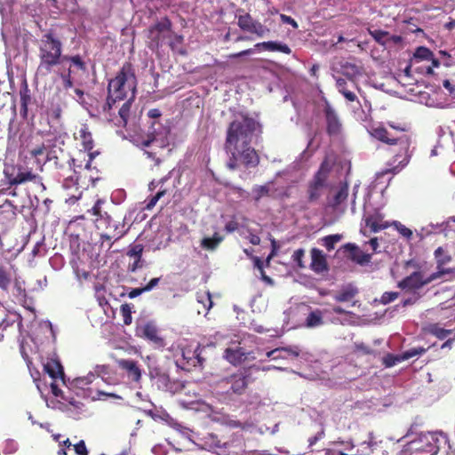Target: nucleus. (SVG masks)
<instances>
[{
	"instance_id": "864d4df0",
	"label": "nucleus",
	"mask_w": 455,
	"mask_h": 455,
	"mask_svg": "<svg viewBox=\"0 0 455 455\" xmlns=\"http://www.w3.org/2000/svg\"><path fill=\"white\" fill-rule=\"evenodd\" d=\"M121 312L124 317V323L130 324L132 323V308L129 305L124 304L121 307Z\"/></svg>"
},
{
	"instance_id": "9b49d317",
	"label": "nucleus",
	"mask_w": 455,
	"mask_h": 455,
	"mask_svg": "<svg viewBox=\"0 0 455 455\" xmlns=\"http://www.w3.org/2000/svg\"><path fill=\"white\" fill-rule=\"evenodd\" d=\"M443 276V271H435L426 276L422 271H414L398 283V287L407 291H416Z\"/></svg>"
},
{
	"instance_id": "bf43d9fd",
	"label": "nucleus",
	"mask_w": 455,
	"mask_h": 455,
	"mask_svg": "<svg viewBox=\"0 0 455 455\" xmlns=\"http://www.w3.org/2000/svg\"><path fill=\"white\" fill-rule=\"evenodd\" d=\"M143 267V260L141 258H137L135 260L129 264L128 266V271L130 272H136L139 268H141Z\"/></svg>"
},
{
	"instance_id": "4c0bfd02",
	"label": "nucleus",
	"mask_w": 455,
	"mask_h": 455,
	"mask_svg": "<svg viewBox=\"0 0 455 455\" xmlns=\"http://www.w3.org/2000/svg\"><path fill=\"white\" fill-rule=\"evenodd\" d=\"M443 226V223L441 224H429L427 227L421 228L419 230L416 231V235L419 237V239L421 241L427 237L428 235L436 233L437 228H441Z\"/></svg>"
},
{
	"instance_id": "c756f323",
	"label": "nucleus",
	"mask_w": 455,
	"mask_h": 455,
	"mask_svg": "<svg viewBox=\"0 0 455 455\" xmlns=\"http://www.w3.org/2000/svg\"><path fill=\"white\" fill-rule=\"evenodd\" d=\"M20 116L23 118H27L28 105L31 102L30 91L28 88L27 84H25L24 86L21 88V90L20 92Z\"/></svg>"
},
{
	"instance_id": "cd10ccee",
	"label": "nucleus",
	"mask_w": 455,
	"mask_h": 455,
	"mask_svg": "<svg viewBox=\"0 0 455 455\" xmlns=\"http://www.w3.org/2000/svg\"><path fill=\"white\" fill-rule=\"evenodd\" d=\"M12 265L4 264L0 259V288L7 289L11 284L12 279Z\"/></svg>"
},
{
	"instance_id": "603ef678",
	"label": "nucleus",
	"mask_w": 455,
	"mask_h": 455,
	"mask_svg": "<svg viewBox=\"0 0 455 455\" xmlns=\"http://www.w3.org/2000/svg\"><path fill=\"white\" fill-rule=\"evenodd\" d=\"M305 255V250L304 249H298L296 250L291 258L294 262L297 263L298 267L300 268H303L305 266L303 264L302 259Z\"/></svg>"
},
{
	"instance_id": "7c9ffc66",
	"label": "nucleus",
	"mask_w": 455,
	"mask_h": 455,
	"mask_svg": "<svg viewBox=\"0 0 455 455\" xmlns=\"http://www.w3.org/2000/svg\"><path fill=\"white\" fill-rule=\"evenodd\" d=\"M357 292L358 291L355 287L348 284L334 295V299L339 302L349 301L357 294Z\"/></svg>"
},
{
	"instance_id": "58836bf2",
	"label": "nucleus",
	"mask_w": 455,
	"mask_h": 455,
	"mask_svg": "<svg viewBox=\"0 0 455 455\" xmlns=\"http://www.w3.org/2000/svg\"><path fill=\"white\" fill-rule=\"evenodd\" d=\"M250 33L255 34L258 37H266L270 34V29L259 21L255 20Z\"/></svg>"
},
{
	"instance_id": "4be33fe9",
	"label": "nucleus",
	"mask_w": 455,
	"mask_h": 455,
	"mask_svg": "<svg viewBox=\"0 0 455 455\" xmlns=\"http://www.w3.org/2000/svg\"><path fill=\"white\" fill-rule=\"evenodd\" d=\"M311 268L314 272L320 274L327 271L328 266L326 257L321 250L313 248L311 250Z\"/></svg>"
},
{
	"instance_id": "a878e982",
	"label": "nucleus",
	"mask_w": 455,
	"mask_h": 455,
	"mask_svg": "<svg viewBox=\"0 0 455 455\" xmlns=\"http://www.w3.org/2000/svg\"><path fill=\"white\" fill-rule=\"evenodd\" d=\"M336 86L339 93H341L347 101H357V96L355 90L350 85V82L342 77H336Z\"/></svg>"
},
{
	"instance_id": "4468645a",
	"label": "nucleus",
	"mask_w": 455,
	"mask_h": 455,
	"mask_svg": "<svg viewBox=\"0 0 455 455\" xmlns=\"http://www.w3.org/2000/svg\"><path fill=\"white\" fill-rule=\"evenodd\" d=\"M260 356L261 354L259 351H249L239 346L228 347L224 352V358L235 366L239 365L245 361L256 360Z\"/></svg>"
},
{
	"instance_id": "de8ad7c7",
	"label": "nucleus",
	"mask_w": 455,
	"mask_h": 455,
	"mask_svg": "<svg viewBox=\"0 0 455 455\" xmlns=\"http://www.w3.org/2000/svg\"><path fill=\"white\" fill-rule=\"evenodd\" d=\"M68 61L71 62V66L75 67L76 68L85 71L86 70V65L84 61L82 60L81 56L75 55V56H68Z\"/></svg>"
},
{
	"instance_id": "37998d69",
	"label": "nucleus",
	"mask_w": 455,
	"mask_h": 455,
	"mask_svg": "<svg viewBox=\"0 0 455 455\" xmlns=\"http://www.w3.org/2000/svg\"><path fill=\"white\" fill-rule=\"evenodd\" d=\"M270 188L268 185L255 186L252 188L253 198L259 202L262 197L269 196Z\"/></svg>"
},
{
	"instance_id": "f8f14e48",
	"label": "nucleus",
	"mask_w": 455,
	"mask_h": 455,
	"mask_svg": "<svg viewBox=\"0 0 455 455\" xmlns=\"http://www.w3.org/2000/svg\"><path fill=\"white\" fill-rule=\"evenodd\" d=\"M200 348V343H197L195 347L188 345L181 347V357L177 359V365L186 371H189L191 367L201 366L204 359L201 356Z\"/></svg>"
},
{
	"instance_id": "4d7b16f0",
	"label": "nucleus",
	"mask_w": 455,
	"mask_h": 455,
	"mask_svg": "<svg viewBox=\"0 0 455 455\" xmlns=\"http://www.w3.org/2000/svg\"><path fill=\"white\" fill-rule=\"evenodd\" d=\"M398 295H399L398 292H395V291L384 292L381 296L380 301L382 304H387V303L395 300V299H397Z\"/></svg>"
},
{
	"instance_id": "c9c22d12",
	"label": "nucleus",
	"mask_w": 455,
	"mask_h": 455,
	"mask_svg": "<svg viewBox=\"0 0 455 455\" xmlns=\"http://www.w3.org/2000/svg\"><path fill=\"white\" fill-rule=\"evenodd\" d=\"M222 240L223 237L215 233L212 237H204L201 242V246L204 249L213 251L218 247Z\"/></svg>"
},
{
	"instance_id": "5fc2aeb1",
	"label": "nucleus",
	"mask_w": 455,
	"mask_h": 455,
	"mask_svg": "<svg viewBox=\"0 0 455 455\" xmlns=\"http://www.w3.org/2000/svg\"><path fill=\"white\" fill-rule=\"evenodd\" d=\"M73 447L76 455H89V451L84 440L79 441L77 443L74 444Z\"/></svg>"
},
{
	"instance_id": "a211bd4d",
	"label": "nucleus",
	"mask_w": 455,
	"mask_h": 455,
	"mask_svg": "<svg viewBox=\"0 0 455 455\" xmlns=\"http://www.w3.org/2000/svg\"><path fill=\"white\" fill-rule=\"evenodd\" d=\"M169 180V177L168 176H165L162 179H160L159 180L156 181V180H153L149 183L148 185V188L150 191H153L155 190L157 187H159V190L157 191V193L148 198V200H146V206H145V209L146 210H151L153 209L156 203L163 197L164 196V195L167 193V189L165 188H164V184Z\"/></svg>"
},
{
	"instance_id": "49530a36",
	"label": "nucleus",
	"mask_w": 455,
	"mask_h": 455,
	"mask_svg": "<svg viewBox=\"0 0 455 455\" xmlns=\"http://www.w3.org/2000/svg\"><path fill=\"white\" fill-rule=\"evenodd\" d=\"M41 330L44 333L49 332V335L45 336L46 339H56V338H57V336H56V330H55V328L53 327V325L52 324V323L50 321H45V322L42 323Z\"/></svg>"
},
{
	"instance_id": "393cba45",
	"label": "nucleus",
	"mask_w": 455,
	"mask_h": 455,
	"mask_svg": "<svg viewBox=\"0 0 455 455\" xmlns=\"http://www.w3.org/2000/svg\"><path fill=\"white\" fill-rule=\"evenodd\" d=\"M325 117L328 133L330 135L339 134L341 130V124L336 112L331 107L326 108Z\"/></svg>"
},
{
	"instance_id": "9d476101",
	"label": "nucleus",
	"mask_w": 455,
	"mask_h": 455,
	"mask_svg": "<svg viewBox=\"0 0 455 455\" xmlns=\"http://www.w3.org/2000/svg\"><path fill=\"white\" fill-rule=\"evenodd\" d=\"M253 381L251 368H243L236 372L222 379L220 385L228 388L226 394L228 395H242L245 393L250 383Z\"/></svg>"
},
{
	"instance_id": "f704fd0d",
	"label": "nucleus",
	"mask_w": 455,
	"mask_h": 455,
	"mask_svg": "<svg viewBox=\"0 0 455 455\" xmlns=\"http://www.w3.org/2000/svg\"><path fill=\"white\" fill-rule=\"evenodd\" d=\"M79 138L82 141L84 148L85 150H91L93 148V140L92 133L89 132L88 127L86 125H83V127L79 130Z\"/></svg>"
},
{
	"instance_id": "2eb2a0df",
	"label": "nucleus",
	"mask_w": 455,
	"mask_h": 455,
	"mask_svg": "<svg viewBox=\"0 0 455 455\" xmlns=\"http://www.w3.org/2000/svg\"><path fill=\"white\" fill-rule=\"evenodd\" d=\"M172 22L168 18H164L160 21L148 28V37L151 41V46L158 47L163 41L171 34Z\"/></svg>"
},
{
	"instance_id": "c85d7f7f",
	"label": "nucleus",
	"mask_w": 455,
	"mask_h": 455,
	"mask_svg": "<svg viewBox=\"0 0 455 455\" xmlns=\"http://www.w3.org/2000/svg\"><path fill=\"white\" fill-rule=\"evenodd\" d=\"M435 257L437 263V271H443V275L445 274H449L451 271L445 268L443 266L451 261V256L448 255L442 247H438L435 251Z\"/></svg>"
},
{
	"instance_id": "1a4fd4ad",
	"label": "nucleus",
	"mask_w": 455,
	"mask_h": 455,
	"mask_svg": "<svg viewBox=\"0 0 455 455\" xmlns=\"http://www.w3.org/2000/svg\"><path fill=\"white\" fill-rule=\"evenodd\" d=\"M207 439L218 455H244L245 453V441L242 434L234 433L228 438H219L215 434H209Z\"/></svg>"
},
{
	"instance_id": "7ed1b4c3",
	"label": "nucleus",
	"mask_w": 455,
	"mask_h": 455,
	"mask_svg": "<svg viewBox=\"0 0 455 455\" xmlns=\"http://www.w3.org/2000/svg\"><path fill=\"white\" fill-rule=\"evenodd\" d=\"M38 49L40 61L36 68L37 76H47L54 67L68 60L67 55H62V43L52 33L42 36Z\"/></svg>"
},
{
	"instance_id": "a18cd8bd",
	"label": "nucleus",
	"mask_w": 455,
	"mask_h": 455,
	"mask_svg": "<svg viewBox=\"0 0 455 455\" xmlns=\"http://www.w3.org/2000/svg\"><path fill=\"white\" fill-rule=\"evenodd\" d=\"M197 301L208 311L212 307V295L209 291L197 293Z\"/></svg>"
},
{
	"instance_id": "bb28decb",
	"label": "nucleus",
	"mask_w": 455,
	"mask_h": 455,
	"mask_svg": "<svg viewBox=\"0 0 455 455\" xmlns=\"http://www.w3.org/2000/svg\"><path fill=\"white\" fill-rule=\"evenodd\" d=\"M255 47L258 49L262 48L269 52H281L285 54H290L291 52V48L286 44L278 41L258 43L255 44Z\"/></svg>"
},
{
	"instance_id": "052dcab7",
	"label": "nucleus",
	"mask_w": 455,
	"mask_h": 455,
	"mask_svg": "<svg viewBox=\"0 0 455 455\" xmlns=\"http://www.w3.org/2000/svg\"><path fill=\"white\" fill-rule=\"evenodd\" d=\"M280 20L284 24H290L293 28H298L299 25L297 21L291 16L285 14H280Z\"/></svg>"
},
{
	"instance_id": "8fccbe9b",
	"label": "nucleus",
	"mask_w": 455,
	"mask_h": 455,
	"mask_svg": "<svg viewBox=\"0 0 455 455\" xmlns=\"http://www.w3.org/2000/svg\"><path fill=\"white\" fill-rule=\"evenodd\" d=\"M144 250V246L140 243L132 244L130 246L129 251H127V255L131 258H141L142 252Z\"/></svg>"
},
{
	"instance_id": "423d86ee",
	"label": "nucleus",
	"mask_w": 455,
	"mask_h": 455,
	"mask_svg": "<svg viewBox=\"0 0 455 455\" xmlns=\"http://www.w3.org/2000/svg\"><path fill=\"white\" fill-rule=\"evenodd\" d=\"M447 438L442 433L420 434L407 444L408 455H436Z\"/></svg>"
},
{
	"instance_id": "09e8293b",
	"label": "nucleus",
	"mask_w": 455,
	"mask_h": 455,
	"mask_svg": "<svg viewBox=\"0 0 455 455\" xmlns=\"http://www.w3.org/2000/svg\"><path fill=\"white\" fill-rule=\"evenodd\" d=\"M432 55V52L424 46L418 47L414 52V57L419 60H429Z\"/></svg>"
},
{
	"instance_id": "338daca9",
	"label": "nucleus",
	"mask_w": 455,
	"mask_h": 455,
	"mask_svg": "<svg viewBox=\"0 0 455 455\" xmlns=\"http://www.w3.org/2000/svg\"><path fill=\"white\" fill-rule=\"evenodd\" d=\"M252 52H253L252 49H248V50H244V51H242L237 53L231 54V55H229V58H232V59L238 58V57H242V56H245V55H250Z\"/></svg>"
},
{
	"instance_id": "680f3d73",
	"label": "nucleus",
	"mask_w": 455,
	"mask_h": 455,
	"mask_svg": "<svg viewBox=\"0 0 455 455\" xmlns=\"http://www.w3.org/2000/svg\"><path fill=\"white\" fill-rule=\"evenodd\" d=\"M371 35L377 42L384 44V38L387 36V33L381 30H375L371 32Z\"/></svg>"
},
{
	"instance_id": "b1692460",
	"label": "nucleus",
	"mask_w": 455,
	"mask_h": 455,
	"mask_svg": "<svg viewBox=\"0 0 455 455\" xmlns=\"http://www.w3.org/2000/svg\"><path fill=\"white\" fill-rule=\"evenodd\" d=\"M382 219H383V217L379 212H376L373 214H370L365 210L364 221H365L366 227L370 228L371 232L376 233V232L382 230L387 227V225L383 223Z\"/></svg>"
},
{
	"instance_id": "72a5a7b5",
	"label": "nucleus",
	"mask_w": 455,
	"mask_h": 455,
	"mask_svg": "<svg viewBox=\"0 0 455 455\" xmlns=\"http://www.w3.org/2000/svg\"><path fill=\"white\" fill-rule=\"evenodd\" d=\"M36 179H39V177L34 174L31 171H20L17 175L11 180V184H22L28 181L35 180Z\"/></svg>"
},
{
	"instance_id": "3c124183",
	"label": "nucleus",
	"mask_w": 455,
	"mask_h": 455,
	"mask_svg": "<svg viewBox=\"0 0 455 455\" xmlns=\"http://www.w3.org/2000/svg\"><path fill=\"white\" fill-rule=\"evenodd\" d=\"M74 71L70 67L67 72L60 73V78L63 81V85L65 89H69L73 87V82L71 80V74Z\"/></svg>"
},
{
	"instance_id": "e433bc0d",
	"label": "nucleus",
	"mask_w": 455,
	"mask_h": 455,
	"mask_svg": "<svg viewBox=\"0 0 455 455\" xmlns=\"http://www.w3.org/2000/svg\"><path fill=\"white\" fill-rule=\"evenodd\" d=\"M427 331L429 333L433 334L435 337H436L439 339H447L446 341H451V339L448 338L449 335L451 334V330H446V329L439 327L436 324H433V325H430L427 328Z\"/></svg>"
},
{
	"instance_id": "6e6552de",
	"label": "nucleus",
	"mask_w": 455,
	"mask_h": 455,
	"mask_svg": "<svg viewBox=\"0 0 455 455\" xmlns=\"http://www.w3.org/2000/svg\"><path fill=\"white\" fill-rule=\"evenodd\" d=\"M105 203L102 199H98L94 205L89 209L86 212V214L88 217L92 220V221L94 222L95 227L98 229H108V228H113L114 232H116V234L111 235L108 234H101L100 235V240H101V245L104 244V241H110L112 237L116 236V240L120 239L123 237L126 231H117L119 224L113 223V220L111 216L102 211V204Z\"/></svg>"
},
{
	"instance_id": "2f4dec72",
	"label": "nucleus",
	"mask_w": 455,
	"mask_h": 455,
	"mask_svg": "<svg viewBox=\"0 0 455 455\" xmlns=\"http://www.w3.org/2000/svg\"><path fill=\"white\" fill-rule=\"evenodd\" d=\"M347 246L351 247V258L356 263L360 265H366L371 261V254L364 253L355 245L347 244Z\"/></svg>"
},
{
	"instance_id": "e2e57ef3",
	"label": "nucleus",
	"mask_w": 455,
	"mask_h": 455,
	"mask_svg": "<svg viewBox=\"0 0 455 455\" xmlns=\"http://www.w3.org/2000/svg\"><path fill=\"white\" fill-rule=\"evenodd\" d=\"M159 282H160L159 277L152 278L148 283V284L143 287L145 292L152 291L155 287H156L158 285Z\"/></svg>"
},
{
	"instance_id": "6e6d98bb",
	"label": "nucleus",
	"mask_w": 455,
	"mask_h": 455,
	"mask_svg": "<svg viewBox=\"0 0 455 455\" xmlns=\"http://www.w3.org/2000/svg\"><path fill=\"white\" fill-rule=\"evenodd\" d=\"M395 226L397 229V231L407 239H410L412 236V231L406 228L404 225L401 224L400 222L395 221Z\"/></svg>"
},
{
	"instance_id": "13d9d810",
	"label": "nucleus",
	"mask_w": 455,
	"mask_h": 455,
	"mask_svg": "<svg viewBox=\"0 0 455 455\" xmlns=\"http://www.w3.org/2000/svg\"><path fill=\"white\" fill-rule=\"evenodd\" d=\"M443 86L448 91L449 95L455 99V83L451 82L449 79H445L443 82Z\"/></svg>"
},
{
	"instance_id": "f3484780",
	"label": "nucleus",
	"mask_w": 455,
	"mask_h": 455,
	"mask_svg": "<svg viewBox=\"0 0 455 455\" xmlns=\"http://www.w3.org/2000/svg\"><path fill=\"white\" fill-rule=\"evenodd\" d=\"M299 355V349L294 347H276L266 353V356L273 361L294 360Z\"/></svg>"
},
{
	"instance_id": "dca6fc26",
	"label": "nucleus",
	"mask_w": 455,
	"mask_h": 455,
	"mask_svg": "<svg viewBox=\"0 0 455 455\" xmlns=\"http://www.w3.org/2000/svg\"><path fill=\"white\" fill-rule=\"evenodd\" d=\"M427 349L423 347H414L411 349H409L402 354H387L382 357V364L386 368H390L395 365H396L399 363H402L405 360H408L410 358H412L414 356H418L422 355L424 352H426Z\"/></svg>"
},
{
	"instance_id": "5701e85b",
	"label": "nucleus",
	"mask_w": 455,
	"mask_h": 455,
	"mask_svg": "<svg viewBox=\"0 0 455 455\" xmlns=\"http://www.w3.org/2000/svg\"><path fill=\"white\" fill-rule=\"evenodd\" d=\"M137 334L142 339H147L151 341H161L162 339L158 337V330L153 322H148L137 327Z\"/></svg>"
},
{
	"instance_id": "f03ea898",
	"label": "nucleus",
	"mask_w": 455,
	"mask_h": 455,
	"mask_svg": "<svg viewBox=\"0 0 455 455\" xmlns=\"http://www.w3.org/2000/svg\"><path fill=\"white\" fill-rule=\"evenodd\" d=\"M388 125L398 132L400 135H394L391 134L387 131L386 128L382 126L374 127L371 131V135L388 145H398L400 148V152L397 153L395 156L394 162H398L397 165L392 166L391 168H387L385 171H382L379 173V175H384L386 173L393 172L397 173L399 172L403 167H405L411 158L410 154V147H411V137L404 133L406 131L405 126H396L393 123H388Z\"/></svg>"
},
{
	"instance_id": "c03bdc74",
	"label": "nucleus",
	"mask_w": 455,
	"mask_h": 455,
	"mask_svg": "<svg viewBox=\"0 0 455 455\" xmlns=\"http://www.w3.org/2000/svg\"><path fill=\"white\" fill-rule=\"evenodd\" d=\"M348 196V188L347 185L342 186L333 197L332 206L337 207L342 204Z\"/></svg>"
},
{
	"instance_id": "473e14b6",
	"label": "nucleus",
	"mask_w": 455,
	"mask_h": 455,
	"mask_svg": "<svg viewBox=\"0 0 455 455\" xmlns=\"http://www.w3.org/2000/svg\"><path fill=\"white\" fill-rule=\"evenodd\" d=\"M7 329H10L12 331H15L17 330V326L14 323L13 320H8L6 318V312L4 308L0 307V330L2 331H7ZM0 338L4 339V335L3 332L0 333Z\"/></svg>"
},
{
	"instance_id": "39448f33",
	"label": "nucleus",
	"mask_w": 455,
	"mask_h": 455,
	"mask_svg": "<svg viewBox=\"0 0 455 455\" xmlns=\"http://www.w3.org/2000/svg\"><path fill=\"white\" fill-rule=\"evenodd\" d=\"M137 80L130 64L124 65L116 76L108 82V94L117 101L124 100L129 92L131 97L127 100L132 102L135 97Z\"/></svg>"
},
{
	"instance_id": "ea45409f",
	"label": "nucleus",
	"mask_w": 455,
	"mask_h": 455,
	"mask_svg": "<svg viewBox=\"0 0 455 455\" xmlns=\"http://www.w3.org/2000/svg\"><path fill=\"white\" fill-rule=\"evenodd\" d=\"M342 239V235L339 234L326 235L322 238L323 245L331 251L334 249L335 244Z\"/></svg>"
},
{
	"instance_id": "79ce46f5",
	"label": "nucleus",
	"mask_w": 455,
	"mask_h": 455,
	"mask_svg": "<svg viewBox=\"0 0 455 455\" xmlns=\"http://www.w3.org/2000/svg\"><path fill=\"white\" fill-rule=\"evenodd\" d=\"M254 20L251 17L250 14H244L238 17V26L239 28L246 32H250L251 26L254 23Z\"/></svg>"
},
{
	"instance_id": "0e129e2a",
	"label": "nucleus",
	"mask_w": 455,
	"mask_h": 455,
	"mask_svg": "<svg viewBox=\"0 0 455 455\" xmlns=\"http://www.w3.org/2000/svg\"><path fill=\"white\" fill-rule=\"evenodd\" d=\"M143 292H145L143 287L142 288H134L129 291L128 297L130 299H134V298L140 296V294H142Z\"/></svg>"
},
{
	"instance_id": "412c9836",
	"label": "nucleus",
	"mask_w": 455,
	"mask_h": 455,
	"mask_svg": "<svg viewBox=\"0 0 455 455\" xmlns=\"http://www.w3.org/2000/svg\"><path fill=\"white\" fill-rule=\"evenodd\" d=\"M341 73L347 78L346 80L350 82V85L353 89L360 91L356 82L357 76L362 75L360 67L353 63L346 62L341 66Z\"/></svg>"
},
{
	"instance_id": "774afa93",
	"label": "nucleus",
	"mask_w": 455,
	"mask_h": 455,
	"mask_svg": "<svg viewBox=\"0 0 455 455\" xmlns=\"http://www.w3.org/2000/svg\"><path fill=\"white\" fill-rule=\"evenodd\" d=\"M443 64L446 66V67H451V66H453L455 65V53L454 54H451V55H449L448 58H445L443 60Z\"/></svg>"
},
{
	"instance_id": "a19ab883",
	"label": "nucleus",
	"mask_w": 455,
	"mask_h": 455,
	"mask_svg": "<svg viewBox=\"0 0 455 455\" xmlns=\"http://www.w3.org/2000/svg\"><path fill=\"white\" fill-rule=\"evenodd\" d=\"M322 323V314L318 310L311 312L306 319V324L307 327H316Z\"/></svg>"
},
{
	"instance_id": "f257e3e1",
	"label": "nucleus",
	"mask_w": 455,
	"mask_h": 455,
	"mask_svg": "<svg viewBox=\"0 0 455 455\" xmlns=\"http://www.w3.org/2000/svg\"><path fill=\"white\" fill-rule=\"evenodd\" d=\"M259 126V123L246 114L239 113L235 116L228 125L225 141V149L228 155V169L235 170L241 164L246 167H255L259 164V156L251 146Z\"/></svg>"
},
{
	"instance_id": "ddd939ff",
	"label": "nucleus",
	"mask_w": 455,
	"mask_h": 455,
	"mask_svg": "<svg viewBox=\"0 0 455 455\" xmlns=\"http://www.w3.org/2000/svg\"><path fill=\"white\" fill-rule=\"evenodd\" d=\"M329 169L323 163L320 169L315 173L314 180L310 182L308 187V201L310 203L316 202L322 196L325 182L328 177Z\"/></svg>"
},
{
	"instance_id": "6ab92c4d",
	"label": "nucleus",
	"mask_w": 455,
	"mask_h": 455,
	"mask_svg": "<svg viewBox=\"0 0 455 455\" xmlns=\"http://www.w3.org/2000/svg\"><path fill=\"white\" fill-rule=\"evenodd\" d=\"M116 362L120 369L126 371L130 379L134 382H140L141 379V370L137 362L127 359H116Z\"/></svg>"
},
{
	"instance_id": "0eeeda50",
	"label": "nucleus",
	"mask_w": 455,
	"mask_h": 455,
	"mask_svg": "<svg viewBox=\"0 0 455 455\" xmlns=\"http://www.w3.org/2000/svg\"><path fill=\"white\" fill-rule=\"evenodd\" d=\"M116 100L108 94L106 102L97 108L96 115L102 121L111 123L117 127H124L126 126L130 116L131 100H126L118 109L117 114H116V110L117 108L116 107Z\"/></svg>"
},
{
	"instance_id": "69168bd1",
	"label": "nucleus",
	"mask_w": 455,
	"mask_h": 455,
	"mask_svg": "<svg viewBox=\"0 0 455 455\" xmlns=\"http://www.w3.org/2000/svg\"><path fill=\"white\" fill-rule=\"evenodd\" d=\"M238 228V223L236 221H229L225 226V230L228 233H232Z\"/></svg>"
},
{
	"instance_id": "20e7f679",
	"label": "nucleus",
	"mask_w": 455,
	"mask_h": 455,
	"mask_svg": "<svg viewBox=\"0 0 455 455\" xmlns=\"http://www.w3.org/2000/svg\"><path fill=\"white\" fill-rule=\"evenodd\" d=\"M67 138L68 134L65 132L48 133L41 145H37L30 150V155L36 158L41 172L47 162H54L55 165L59 164V159L63 154L62 147Z\"/></svg>"
},
{
	"instance_id": "aec40b11",
	"label": "nucleus",
	"mask_w": 455,
	"mask_h": 455,
	"mask_svg": "<svg viewBox=\"0 0 455 455\" xmlns=\"http://www.w3.org/2000/svg\"><path fill=\"white\" fill-rule=\"evenodd\" d=\"M44 369L52 379L56 380L60 379L64 381V369L57 356L54 355L47 358Z\"/></svg>"
}]
</instances>
